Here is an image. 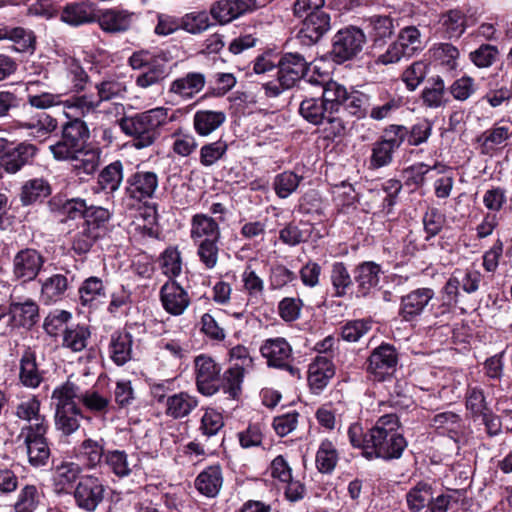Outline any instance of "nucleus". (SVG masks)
I'll list each match as a JSON object with an SVG mask.
<instances>
[{"label": "nucleus", "mask_w": 512, "mask_h": 512, "mask_svg": "<svg viewBox=\"0 0 512 512\" xmlns=\"http://www.w3.org/2000/svg\"><path fill=\"white\" fill-rule=\"evenodd\" d=\"M465 399L466 409L473 418H479L480 415L490 410L484 391L479 387H468Z\"/></svg>", "instance_id": "62"}, {"label": "nucleus", "mask_w": 512, "mask_h": 512, "mask_svg": "<svg viewBox=\"0 0 512 512\" xmlns=\"http://www.w3.org/2000/svg\"><path fill=\"white\" fill-rule=\"evenodd\" d=\"M226 120L222 111L199 110L193 116V127L200 136H208L216 131Z\"/></svg>", "instance_id": "32"}, {"label": "nucleus", "mask_w": 512, "mask_h": 512, "mask_svg": "<svg viewBox=\"0 0 512 512\" xmlns=\"http://www.w3.org/2000/svg\"><path fill=\"white\" fill-rule=\"evenodd\" d=\"M48 430L39 433H29L19 435L26 446L28 462L35 468L43 467L48 463L50 457V448L47 442L46 434Z\"/></svg>", "instance_id": "17"}, {"label": "nucleus", "mask_w": 512, "mask_h": 512, "mask_svg": "<svg viewBox=\"0 0 512 512\" xmlns=\"http://www.w3.org/2000/svg\"><path fill=\"white\" fill-rule=\"evenodd\" d=\"M79 408L55 411V427L64 435H71L80 427Z\"/></svg>", "instance_id": "56"}, {"label": "nucleus", "mask_w": 512, "mask_h": 512, "mask_svg": "<svg viewBox=\"0 0 512 512\" xmlns=\"http://www.w3.org/2000/svg\"><path fill=\"white\" fill-rule=\"evenodd\" d=\"M398 354L393 345L383 343L368 358L367 371L374 381H385L396 371Z\"/></svg>", "instance_id": "9"}, {"label": "nucleus", "mask_w": 512, "mask_h": 512, "mask_svg": "<svg viewBox=\"0 0 512 512\" xmlns=\"http://www.w3.org/2000/svg\"><path fill=\"white\" fill-rule=\"evenodd\" d=\"M432 499V488L424 482L417 483L406 494V501L411 512L421 511Z\"/></svg>", "instance_id": "47"}, {"label": "nucleus", "mask_w": 512, "mask_h": 512, "mask_svg": "<svg viewBox=\"0 0 512 512\" xmlns=\"http://www.w3.org/2000/svg\"><path fill=\"white\" fill-rule=\"evenodd\" d=\"M223 481L222 468L215 464L202 470L195 478L194 485L201 495L214 498L220 493Z\"/></svg>", "instance_id": "22"}, {"label": "nucleus", "mask_w": 512, "mask_h": 512, "mask_svg": "<svg viewBox=\"0 0 512 512\" xmlns=\"http://www.w3.org/2000/svg\"><path fill=\"white\" fill-rule=\"evenodd\" d=\"M451 276L460 288L468 294L476 292L479 289V285L482 280L481 272L473 268H467L464 270L456 269Z\"/></svg>", "instance_id": "58"}, {"label": "nucleus", "mask_w": 512, "mask_h": 512, "mask_svg": "<svg viewBox=\"0 0 512 512\" xmlns=\"http://www.w3.org/2000/svg\"><path fill=\"white\" fill-rule=\"evenodd\" d=\"M111 360L118 366L128 361V332H117L112 334L109 345Z\"/></svg>", "instance_id": "55"}, {"label": "nucleus", "mask_w": 512, "mask_h": 512, "mask_svg": "<svg viewBox=\"0 0 512 512\" xmlns=\"http://www.w3.org/2000/svg\"><path fill=\"white\" fill-rule=\"evenodd\" d=\"M18 127L27 131V134L39 141H44L57 128V120L45 112H39L30 118L18 121Z\"/></svg>", "instance_id": "21"}, {"label": "nucleus", "mask_w": 512, "mask_h": 512, "mask_svg": "<svg viewBox=\"0 0 512 512\" xmlns=\"http://www.w3.org/2000/svg\"><path fill=\"white\" fill-rule=\"evenodd\" d=\"M347 435L351 446L360 450L361 456L369 461L399 459L407 447V441L400 432L399 418L395 414L381 416L367 430L358 422L352 423Z\"/></svg>", "instance_id": "1"}, {"label": "nucleus", "mask_w": 512, "mask_h": 512, "mask_svg": "<svg viewBox=\"0 0 512 512\" xmlns=\"http://www.w3.org/2000/svg\"><path fill=\"white\" fill-rule=\"evenodd\" d=\"M89 137V130L84 121L70 120L63 125L62 138L49 149L59 161H73Z\"/></svg>", "instance_id": "4"}, {"label": "nucleus", "mask_w": 512, "mask_h": 512, "mask_svg": "<svg viewBox=\"0 0 512 512\" xmlns=\"http://www.w3.org/2000/svg\"><path fill=\"white\" fill-rule=\"evenodd\" d=\"M381 266L373 261H365L357 265L354 279L357 283L358 293L366 296L380 281Z\"/></svg>", "instance_id": "25"}, {"label": "nucleus", "mask_w": 512, "mask_h": 512, "mask_svg": "<svg viewBox=\"0 0 512 512\" xmlns=\"http://www.w3.org/2000/svg\"><path fill=\"white\" fill-rule=\"evenodd\" d=\"M50 186L42 178L28 180L22 187L21 201L24 205H30L50 194Z\"/></svg>", "instance_id": "46"}, {"label": "nucleus", "mask_w": 512, "mask_h": 512, "mask_svg": "<svg viewBox=\"0 0 512 512\" xmlns=\"http://www.w3.org/2000/svg\"><path fill=\"white\" fill-rule=\"evenodd\" d=\"M338 96V91L333 92L330 80L323 85L321 97H306L299 105L300 116L314 126L323 127L327 138L342 136L346 130L345 122L337 115L335 107Z\"/></svg>", "instance_id": "2"}, {"label": "nucleus", "mask_w": 512, "mask_h": 512, "mask_svg": "<svg viewBox=\"0 0 512 512\" xmlns=\"http://www.w3.org/2000/svg\"><path fill=\"white\" fill-rule=\"evenodd\" d=\"M69 286L65 275L54 274L46 278L41 285V298L45 304L55 303L61 300Z\"/></svg>", "instance_id": "38"}, {"label": "nucleus", "mask_w": 512, "mask_h": 512, "mask_svg": "<svg viewBox=\"0 0 512 512\" xmlns=\"http://www.w3.org/2000/svg\"><path fill=\"white\" fill-rule=\"evenodd\" d=\"M44 262V256L36 249H22L13 258V275L24 282L34 280L41 271Z\"/></svg>", "instance_id": "15"}, {"label": "nucleus", "mask_w": 512, "mask_h": 512, "mask_svg": "<svg viewBox=\"0 0 512 512\" xmlns=\"http://www.w3.org/2000/svg\"><path fill=\"white\" fill-rule=\"evenodd\" d=\"M80 395L79 387L73 382L67 381L57 386L51 396L55 411L78 408L75 400L80 399Z\"/></svg>", "instance_id": "36"}, {"label": "nucleus", "mask_w": 512, "mask_h": 512, "mask_svg": "<svg viewBox=\"0 0 512 512\" xmlns=\"http://www.w3.org/2000/svg\"><path fill=\"white\" fill-rule=\"evenodd\" d=\"M228 145L223 140H217L205 144L200 149V163L204 167H210L221 160L227 153Z\"/></svg>", "instance_id": "59"}, {"label": "nucleus", "mask_w": 512, "mask_h": 512, "mask_svg": "<svg viewBox=\"0 0 512 512\" xmlns=\"http://www.w3.org/2000/svg\"><path fill=\"white\" fill-rule=\"evenodd\" d=\"M190 237L195 243L201 240H220L219 224L206 214H195L191 219Z\"/></svg>", "instance_id": "26"}, {"label": "nucleus", "mask_w": 512, "mask_h": 512, "mask_svg": "<svg viewBox=\"0 0 512 512\" xmlns=\"http://www.w3.org/2000/svg\"><path fill=\"white\" fill-rule=\"evenodd\" d=\"M36 147L29 143H21L12 151L7 153L4 163L1 165L8 173L18 172L24 165L29 163L36 154Z\"/></svg>", "instance_id": "37"}, {"label": "nucleus", "mask_w": 512, "mask_h": 512, "mask_svg": "<svg viewBox=\"0 0 512 512\" xmlns=\"http://www.w3.org/2000/svg\"><path fill=\"white\" fill-rule=\"evenodd\" d=\"M95 17L94 5L86 1L68 4L61 13V20L74 26L92 22Z\"/></svg>", "instance_id": "34"}, {"label": "nucleus", "mask_w": 512, "mask_h": 512, "mask_svg": "<svg viewBox=\"0 0 512 512\" xmlns=\"http://www.w3.org/2000/svg\"><path fill=\"white\" fill-rule=\"evenodd\" d=\"M241 282L244 292L250 299H258L263 295L265 290L264 280L251 265H247L241 273Z\"/></svg>", "instance_id": "53"}, {"label": "nucleus", "mask_w": 512, "mask_h": 512, "mask_svg": "<svg viewBox=\"0 0 512 512\" xmlns=\"http://www.w3.org/2000/svg\"><path fill=\"white\" fill-rule=\"evenodd\" d=\"M16 417L25 422L21 427L19 435L29 433H39L43 430H49V421L47 417L41 413V402L36 396H31L22 400L15 407Z\"/></svg>", "instance_id": "10"}, {"label": "nucleus", "mask_w": 512, "mask_h": 512, "mask_svg": "<svg viewBox=\"0 0 512 512\" xmlns=\"http://www.w3.org/2000/svg\"><path fill=\"white\" fill-rule=\"evenodd\" d=\"M435 291L430 287L411 290L400 299L398 315L402 321H417L435 298Z\"/></svg>", "instance_id": "11"}, {"label": "nucleus", "mask_w": 512, "mask_h": 512, "mask_svg": "<svg viewBox=\"0 0 512 512\" xmlns=\"http://www.w3.org/2000/svg\"><path fill=\"white\" fill-rule=\"evenodd\" d=\"M40 84L41 83L39 81H29L26 84V91L28 92L27 102L31 107L46 110L54 106L63 105L61 94H54L50 92L33 94V88Z\"/></svg>", "instance_id": "42"}, {"label": "nucleus", "mask_w": 512, "mask_h": 512, "mask_svg": "<svg viewBox=\"0 0 512 512\" xmlns=\"http://www.w3.org/2000/svg\"><path fill=\"white\" fill-rule=\"evenodd\" d=\"M260 353L266 359L269 367L288 371L292 376L299 378L300 371L291 363L293 350L289 342L283 337L266 339L260 346Z\"/></svg>", "instance_id": "6"}, {"label": "nucleus", "mask_w": 512, "mask_h": 512, "mask_svg": "<svg viewBox=\"0 0 512 512\" xmlns=\"http://www.w3.org/2000/svg\"><path fill=\"white\" fill-rule=\"evenodd\" d=\"M334 365L327 356H317L308 368V383L314 393L321 392L334 376Z\"/></svg>", "instance_id": "23"}, {"label": "nucleus", "mask_w": 512, "mask_h": 512, "mask_svg": "<svg viewBox=\"0 0 512 512\" xmlns=\"http://www.w3.org/2000/svg\"><path fill=\"white\" fill-rule=\"evenodd\" d=\"M333 92L338 91L339 96L335 100V107L337 108V115H340L341 108L343 107L347 113L356 119H363L369 113L371 106L370 96L358 90L348 91L347 88L332 80Z\"/></svg>", "instance_id": "8"}, {"label": "nucleus", "mask_w": 512, "mask_h": 512, "mask_svg": "<svg viewBox=\"0 0 512 512\" xmlns=\"http://www.w3.org/2000/svg\"><path fill=\"white\" fill-rule=\"evenodd\" d=\"M301 180L302 177L296 173L284 171L275 176L273 181L274 191L279 198L286 199L297 190Z\"/></svg>", "instance_id": "50"}, {"label": "nucleus", "mask_w": 512, "mask_h": 512, "mask_svg": "<svg viewBox=\"0 0 512 512\" xmlns=\"http://www.w3.org/2000/svg\"><path fill=\"white\" fill-rule=\"evenodd\" d=\"M134 213L132 215L133 220L131 225L135 226V235H139L141 238L149 237L155 238L157 231L156 225V210L154 207L147 205H138L137 208H133Z\"/></svg>", "instance_id": "29"}, {"label": "nucleus", "mask_w": 512, "mask_h": 512, "mask_svg": "<svg viewBox=\"0 0 512 512\" xmlns=\"http://www.w3.org/2000/svg\"><path fill=\"white\" fill-rule=\"evenodd\" d=\"M461 422V417L458 414L447 411L436 414L431 420V426L454 438L461 430Z\"/></svg>", "instance_id": "51"}, {"label": "nucleus", "mask_w": 512, "mask_h": 512, "mask_svg": "<svg viewBox=\"0 0 512 512\" xmlns=\"http://www.w3.org/2000/svg\"><path fill=\"white\" fill-rule=\"evenodd\" d=\"M42 497L41 491L35 485L24 486L14 504L15 512H34Z\"/></svg>", "instance_id": "52"}, {"label": "nucleus", "mask_w": 512, "mask_h": 512, "mask_svg": "<svg viewBox=\"0 0 512 512\" xmlns=\"http://www.w3.org/2000/svg\"><path fill=\"white\" fill-rule=\"evenodd\" d=\"M123 178V166L115 161L108 165L99 175L98 183L104 190L111 192L118 189Z\"/></svg>", "instance_id": "60"}, {"label": "nucleus", "mask_w": 512, "mask_h": 512, "mask_svg": "<svg viewBox=\"0 0 512 512\" xmlns=\"http://www.w3.org/2000/svg\"><path fill=\"white\" fill-rule=\"evenodd\" d=\"M100 25L105 31H125L128 26V15L125 11L106 10L100 16Z\"/></svg>", "instance_id": "64"}, {"label": "nucleus", "mask_w": 512, "mask_h": 512, "mask_svg": "<svg viewBox=\"0 0 512 512\" xmlns=\"http://www.w3.org/2000/svg\"><path fill=\"white\" fill-rule=\"evenodd\" d=\"M512 129L511 125H494L492 128L486 130L481 137L482 153L489 154L495 150L498 146L505 143L511 136Z\"/></svg>", "instance_id": "41"}, {"label": "nucleus", "mask_w": 512, "mask_h": 512, "mask_svg": "<svg viewBox=\"0 0 512 512\" xmlns=\"http://www.w3.org/2000/svg\"><path fill=\"white\" fill-rule=\"evenodd\" d=\"M83 469L73 461L63 460L53 468L52 481L57 493H69Z\"/></svg>", "instance_id": "20"}, {"label": "nucleus", "mask_w": 512, "mask_h": 512, "mask_svg": "<svg viewBox=\"0 0 512 512\" xmlns=\"http://www.w3.org/2000/svg\"><path fill=\"white\" fill-rule=\"evenodd\" d=\"M430 52L433 60L444 67L446 70L451 71L456 69L459 51L452 44H437L430 50Z\"/></svg>", "instance_id": "49"}, {"label": "nucleus", "mask_w": 512, "mask_h": 512, "mask_svg": "<svg viewBox=\"0 0 512 512\" xmlns=\"http://www.w3.org/2000/svg\"><path fill=\"white\" fill-rule=\"evenodd\" d=\"M246 372V370L238 368V366H231L227 369L222 378L223 391L230 397L236 398L241 391V386Z\"/></svg>", "instance_id": "61"}, {"label": "nucleus", "mask_w": 512, "mask_h": 512, "mask_svg": "<svg viewBox=\"0 0 512 512\" xmlns=\"http://www.w3.org/2000/svg\"><path fill=\"white\" fill-rule=\"evenodd\" d=\"M20 382L27 388L35 389L43 381V372L36 362L35 353L26 350L20 359Z\"/></svg>", "instance_id": "30"}, {"label": "nucleus", "mask_w": 512, "mask_h": 512, "mask_svg": "<svg viewBox=\"0 0 512 512\" xmlns=\"http://www.w3.org/2000/svg\"><path fill=\"white\" fill-rule=\"evenodd\" d=\"M89 337L90 331L84 325L65 328L62 346L73 352H80L86 348Z\"/></svg>", "instance_id": "45"}, {"label": "nucleus", "mask_w": 512, "mask_h": 512, "mask_svg": "<svg viewBox=\"0 0 512 512\" xmlns=\"http://www.w3.org/2000/svg\"><path fill=\"white\" fill-rule=\"evenodd\" d=\"M330 30V16L326 12H309L303 21L299 38L305 44L316 43Z\"/></svg>", "instance_id": "18"}, {"label": "nucleus", "mask_w": 512, "mask_h": 512, "mask_svg": "<svg viewBox=\"0 0 512 512\" xmlns=\"http://www.w3.org/2000/svg\"><path fill=\"white\" fill-rule=\"evenodd\" d=\"M9 318L2 335L11 334L16 328L30 329L39 320V307L31 299L11 301L8 306Z\"/></svg>", "instance_id": "12"}, {"label": "nucleus", "mask_w": 512, "mask_h": 512, "mask_svg": "<svg viewBox=\"0 0 512 512\" xmlns=\"http://www.w3.org/2000/svg\"><path fill=\"white\" fill-rule=\"evenodd\" d=\"M338 451L329 439L321 441L316 453V467L321 473H331L338 462Z\"/></svg>", "instance_id": "43"}, {"label": "nucleus", "mask_w": 512, "mask_h": 512, "mask_svg": "<svg viewBox=\"0 0 512 512\" xmlns=\"http://www.w3.org/2000/svg\"><path fill=\"white\" fill-rule=\"evenodd\" d=\"M163 273L170 279L179 276L182 272V257L177 247L166 248L160 257Z\"/></svg>", "instance_id": "54"}, {"label": "nucleus", "mask_w": 512, "mask_h": 512, "mask_svg": "<svg viewBox=\"0 0 512 512\" xmlns=\"http://www.w3.org/2000/svg\"><path fill=\"white\" fill-rule=\"evenodd\" d=\"M249 9L245 0H220L210 10L211 15L220 23H228Z\"/></svg>", "instance_id": "31"}, {"label": "nucleus", "mask_w": 512, "mask_h": 512, "mask_svg": "<svg viewBox=\"0 0 512 512\" xmlns=\"http://www.w3.org/2000/svg\"><path fill=\"white\" fill-rule=\"evenodd\" d=\"M421 99L424 106L437 109L447 104L446 86L440 76L429 79L428 85L422 90Z\"/></svg>", "instance_id": "35"}, {"label": "nucleus", "mask_w": 512, "mask_h": 512, "mask_svg": "<svg viewBox=\"0 0 512 512\" xmlns=\"http://www.w3.org/2000/svg\"><path fill=\"white\" fill-rule=\"evenodd\" d=\"M194 364L198 391L207 396L215 394L219 389L220 366L211 357L206 355L197 356Z\"/></svg>", "instance_id": "14"}, {"label": "nucleus", "mask_w": 512, "mask_h": 512, "mask_svg": "<svg viewBox=\"0 0 512 512\" xmlns=\"http://www.w3.org/2000/svg\"><path fill=\"white\" fill-rule=\"evenodd\" d=\"M71 318L72 314L69 311L55 309L45 317L43 329L48 335L57 336L61 331L64 332V328Z\"/></svg>", "instance_id": "63"}, {"label": "nucleus", "mask_w": 512, "mask_h": 512, "mask_svg": "<svg viewBox=\"0 0 512 512\" xmlns=\"http://www.w3.org/2000/svg\"><path fill=\"white\" fill-rule=\"evenodd\" d=\"M311 59H306L298 52H287L279 56L277 78L262 85L265 95L278 97L295 84L309 71Z\"/></svg>", "instance_id": "3"}, {"label": "nucleus", "mask_w": 512, "mask_h": 512, "mask_svg": "<svg viewBox=\"0 0 512 512\" xmlns=\"http://www.w3.org/2000/svg\"><path fill=\"white\" fill-rule=\"evenodd\" d=\"M78 453L89 468H94L101 462L103 456H105L103 439H85L79 446Z\"/></svg>", "instance_id": "48"}, {"label": "nucleus", "mask_w": 512, "mask_h": 512, "mask_svg": "<svg viewBox=\"0 0 512 512\" xmlns=\"http://www.w3.org/2000/svg\"><path fill=\"white\" fill-rule=\"evenodd\" d=\"M104 492V485L99 478L86 475L76 485L73 496L78 508L86 512H94L103 501Z\"/></svg>", "instance_id": "13"}, {"label": "nucleus", "mask_w": 512, "mask_h": 512, "mask_svg": "<svg viewBox=\"0 0 512 512\" xmlns=\"http://www.w3.org/2000/svg\"><path fill=\"white\" fill-rule=\"evenodd\" d=\"M160 300L164 310L173 316L182 315L191 302L188 292L175 280L161 287Z\"/></svg>", "instance_id": "16"}, {"label": "nucleus", "mask_w": 512, "mask_h": 512, "mask_svg": "<svg viewBox=\"0 0 512 512\" xmlns=\"http://www.w3.org/2000/svg\"><path fill=\"white\" fill-rule=\"evenodd\" d=\"M366 42L364 32L354 26L339 30L333 37L332 54L338 63L352 59L363 49Z\"/></svg>", "instance_id": "7"}, {"label": "nucleus", "mask_w": 512, "mask_h": 512, "mask_svg": "<svg viewBox=\"0 0 512 512\" xmlns=\"http://www.w3.org/2000/svg\"><path fill=\"white\" fill-rule=\"evenodd\" d=\"M198 406V399L187 392L170 395L165 401V414L173 419L188 416Z\"/></svg>", "instance_id": "28"}, {"label": "nucleus", "mask_w": 512, "mask_h": 512, "mask_svg": "<svg viewBox=\"0 0 512 512\" xmlns=\"http://www.w3.org/2000/svg\"><path fill=\"white\" fill-rule=\"evenodd\" d=\"M157 185L158 179L154 172H137L130 181V197L138 200L151 197Z\"/></svg>", "instance_id": "39"}, {"label": "nucleus", "mask_w": 512, "mask_h": 512, "mask_svg": "<svg viewBox=\"0 0 512 512\" xmlns=\"http://www.w3.org/2000/svg\"><path fill=\"white\" fill-rule=\"evenodd\" d=\"M99 99L93 94L74 95L63 100L64 114L71 120L83 121L82 118L97 111Z\"/></svg>", "instance_id": "24"}, {"label": "nucleus", "mask_w": 512, "mask_h": 512, "mask_svg": "<svg viewBox=\"0 0 512 512\" xmlns=\"http://www.w3.org/2000/svg\"><path fill=\"white\" fill-rule=\"evenodd\" d=\"M156 132L145 123L142 113L130 118V145L142 149L153 144Z\"/></svg>", "instance_id": "33"}, {"label": "nucleus", "mask_w": 512, "mask_h": 512, "mask_svg": "<svg viewBox=\"0 0 512 512\" xmlns=\"http://www.w3.org/2000/svg\"><path fill=\"white\" fill-rule=\"evenodd\" d=\"M79 301L83 307L96 309L106 300L103 282L98 277H89L79 287Z\"/></svg>", "instance_id": "27"}, {"label": "nucleus", "mask_w": 512, "mask_h": 512, "mask_svg": "<svg viewBox=\"0 0 512 512\" xmlns=\"http://www.w3.org/2000/svg\"><path fill=\"white\" fill-rule=\"evenodd\" d=\"M406 128L401 125H391L385 130L383 138L373 144L369 165L372 169H379L389 165L393 160V153L403 143Z\"/></svg>", "instance_id": "5"}, {"label": "nucleus", "mask_w": 512, "mask_h": 512, "mask_svg": "<svg viewBox=\"0 0 512 512\" xmlns=\"http://www.w3.org/2000/svg\"><path fill=\"white\" fill-rule=\"evenodd\" d=\"M330 282L334 297H344L352 285V278L343 262H334L330 271Z\"/></svg>", "instance_id": "44"}, {"label": "nucleus", "mask_w": 512, "mask_h": 512, "mask_svg": "<svg viewBox=\"0 0 512 512\" xmlns=\"http://www.w3.org/2000/svg\"><path fill=\"white\" fill-rule=\"evenodd\" d=\"M66 77L72 84L75 91H82L89 80L88 74L80 65L79 61L73 57L64 59Z\"/></svg>", "instance_id": "57"}, {"label": "nucleus", "mask_w": 512, "mask_h": 512, "mask_svg": "<svg viewBox=\"0 0 512 512\" xmlns=\"http://www.w3.org/2000/svg\"><path fill=\"white\" fill-rule=\"evenodd\" d=\"M101 150L95 147H86L80 149L77 156L72 161V166L77 174H93L100 164Z\"/></svg>", "instance_id": "40"}, {"label": "nucleus", "mask_w": 512, "mask_h": 512, "mask_svg": "<svg viewBox=\"0 0 512 512\" xmlns=\"http://www.w3.org/2000/svg\"><path fill=\"white\" fill-rule=\"evenodd\" d=\"M206 84V77L200 72H188L173 80L169 86V93L182 100H190L200 93Z\"/></svg>", "instance_id": "19"}]
</instances>
